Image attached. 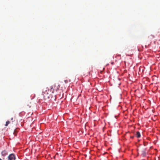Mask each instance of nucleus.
Segmentation results:
<instances>
[{"label":"nucleus","instance_id":"obj_1","mask_svg":"<svg viewBox=\"0 0 160 160\" xmlns=\"http://www.w3.org/2000/svg\"><path fill=\"white\" fill-rule=\"evenodd\" d=\"M49 92H50L49 89L48 88H47V89L45 90V91L42 92V94L43 95V98L44 99H45L46 97H47L48 98L49 97L48 95Z\"/></svg>","mask_w":160,"mask_h":160},{"label":"nucleus","instance_id":"obj_2","mask_svg":"<svg viewBox=\"0 0 160 160\" xmlns=\"http://www.w3.org/2000/svg\"><path fill=\"white\" fill-rule=\"evenodd\" d=\"M15 156L13 154H10L8 157V160H15Z\"/></svg>","mask_w":160,"mask_h":160},{"label":"nucleus","instance_id":"obj_3","mask_svg":"<svg viewBox=\"0 0 160 160\" xmlns=\"http://www.w3.org/2000/svg\"><path fill=\"white\" fill-rule=\"evenodd\" d=\"M1 154L2 156H5L7 155L8 152L6 151L3 150L1 152Z\"/></svg>","mask_w":160,"mask_h":160},{"label":"nucleus","instance_id":"obj_4","mask_svg":"<svg viewBox=\"0 0 160 160\" xmlns=\"http://www.w3.org/2000/svg\"><path fill=\"white\" fill-rule=\"evenodd\" d=\"M53 86H51L50 87V89L49 90L50 92L52 93L54 92V89L53 88Z\"/></svg>","mask_w":160,"mask_h":160},{"label":"nucleus","instance_id":"obj_5","mask_svg":"<svg viewBox=\"0 0 160 160\" xmlns=\"http://www.w3.org/2000/svg\"><path fill=\"white\" fill-rule=\"evenodd\" d=\"M137 137L138 138L140 137V133L139 132H137Z\"/></svg>","mask_w":160,"mask_h":160},{"label":"nucleus","instance_id":"obj_6","mask_svg":"<svg viewBox=\"0 0 160 160\" xmlns=\"http://www.w3.org/2000/svg\"><path fill=\"white\" fill-rule=\"evenodd\" d=\"M9 123H10V122L9 121H7L6 122V123L5 126H7Z\"/></svg>","mask_w":160,"mask_h":160},{"label":"nucleus","instance_id":"obj_7","mask_svg":"<svg viewBox=\"0 0 160 160\" xmlns=\"http://www.w3.org/2000/svg\"><path fill=\"white\" fill-rule=\"evenodd\" d=\"M142 155L143 157H144L146 155V153L145 152H144L142 154Z\"/></svg>","mask_w":160,"mask_h":160},{"label":"nucleus","instance_id":"obj_8","mask_svg":"<svg viewBox=\"0 0 160 160\" xmlns=\"http://www.w3.org/2000/svg\"><path fill=\"white\" fill-rule=\"evenodd\" d=\"M11 120L12 121V122H13V118H11Z\"/></svg>","mask_w":160,"mask_h":160},{"label":"nucleus","instance_id":"obj_9","mask_svg":"<svg viewBox=\"0 0 160 160\" xmlns=\"http://www.w3.org/2000/svg\"><path fill=\"white\" fill-rule=\"evenodd\" d=\"M65 82L66 83H67V82H68L67 81V80L65 81Z\"/></svg>","mask_w":160,"mask_h":160},{"label":"nucleus","instance_id":"obj_10","mask_svg":"<svg viewBox=\"0 0 160 160\" xmlns=\"http://www.w3.org/2000/svg\"><path fill=\"white\" fill-rule=\"evenodd\" d=\"M144 69H142V72H143L144 71Z\"/></svg>","mask_w":160,"mask_h":160},{"label":"nucleus","instance_id":"obj_11","mask_svg":"<svg viewBox=\"0 0 160 160\" xmlns=\"http://www.w3.org/2000/svg\"><path fill=\"white\" fill-rule=\"evenodd\" d=\"M139 70H140V67L139 68Z\"/></svg>","mask_w":160,"mask_h":160},{"label":"nucleus","instance_id":"obj_12","mask_svg":"<svg viewBox=\"0 0 160 160\" xmlns=\"http://www.w3.org/2000/svg\"><path fill=\"white\" fill-rule=\"evenodd\" d=\"M138 143L137 144V146H138Z\"/></svg>","mask_w":160,"mask_h":160},{"label":"nucleus","instance_id":"obj_13","mask_svg":"<svg viewBox=\"0 0 160 160\" xmlns=\"http://www.w3.org/2000/svg\"><path fill=\"white\" fill-rule=\"evenodd\" d=\"M0 160H2L0 158Z\"/></svg>","mask_w":160,"mask_h":160}]
</instances>
